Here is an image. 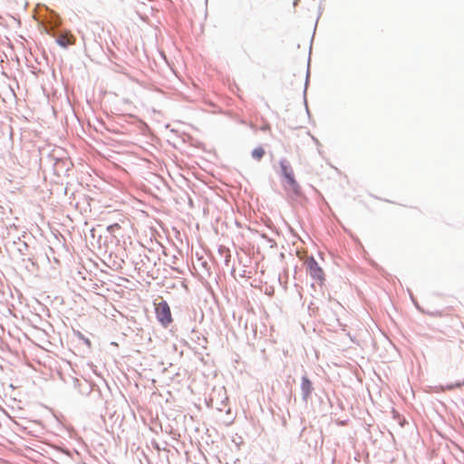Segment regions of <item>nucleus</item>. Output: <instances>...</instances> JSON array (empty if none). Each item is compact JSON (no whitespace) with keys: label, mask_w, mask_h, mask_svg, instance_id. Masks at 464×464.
<instances>
[{"label":"nucleus","mask_w":464,"mask_h":464,"mask_svg":"<svg viewBox=\"0 0 464 464\" xmlns=\"http://www.w3.org/2000/svg\"><path fill=\"white\" fill-rule=\"evenodd\" d=\"M44 23L45 32L50 35H54L59 30L61 18L58 14L46 8L44 14Z\"/></svg>","instance_id":"obj_1"},{"label":"nucleus","mask_w":464,"mask_h":464,"mask_svg":"<svg viewBox=\"0 0 464 464\" xmlns=\"http://www.w3.org/2000/svg\"><path fill=\"white\" fill-rule=\"evenodd\" d=\"M306 271L309 276L315 281L319 283L320 285H323L325 278L324 272L323 268L319 266L318 262L314 258V256H310L307 257L305 261Z\"/></svg>","instance_id":"obj_2"},{"label":"nucleus","mask_w":464,"mask_h":464,"mask_svg":"<svg viewBox=\"0 0 464 464\" xmlns=\"http://www.w3.org/2000/svg\"><path fill=\"white\" fill-rule=\"evenodd\" d=\"M156 317L163 327H168L172 323V315L169 304L161 300L155 308Z\"/></svg>","instance_id":"obj_3"},{"label":"nucleus","mask_w":464,"mask_h":464,"mask_svg":"<svg viewBox=\"0 0 464 464\" xmlns=\"http://www.w3.org/2000/svg\"><path fill=\"white\" fill-rule=\"evenodd\" d=\"M12 245L23 261H29L32 265H34V255L31 246L25 241H23L18 237L16 241H13Z\"/></svg>","instance_id":"obj_4"},{"label":"nucleus","mask_w":464,"mask_h":464,"mask_svg":"<svg viewBox=\"0 0 464 464\" xmlns=\"http://www.w3.org/2000/svg\"><path fill=\"white\" fill-rule=\"evenodd\" d=\"M72 386L77 389L78 392L82 396H90L93 389H95V383L84 378H72Z\"/></svg>","instance_id":"obj_5"},{"label":"nucleus","mask_w":464,"mask_h":464,"mask_svg":"<svg viewBox=\"0 0 464 464\" xmlns=\"http://www.w3.org/2000/svg\"><path fill=\"white\" fill-rule=\"evenodd\" d=\"M55 38V43L62 48L67 49L70 45L75 44V37L69 31L58 32L53 35Z\"/></svg>","instance_id":"obj_6"},{"label":"nucleus","mask_w":464,"mask_h":464,"mask_svg":"<svg viewBox=\"0 0 464 464\" xmlns=\"http://www.w3.org/2000/svg\"><path fill=\"white\" fill-rule=\"evenodd\" d=\"M300 389H301L302 401L304 403H307L308 401L311 399L312 392L314 391V384L306 374H304L301 378Z\"/></svg>","instance_id":"obj_7"},{"label":"nucleus","mask_w":464,"mask_h":464,"mask_svg":"<svg viewBox=\"0 0 464 464\" xmlns=\"http://www.w3.org/2000/svg\"><path fill=\"white\" fill-rule=\"evenodd\" d=\"M279 167H280V175L285 179L291 178L293 175H295L290 162L285 158H282L279 160Z\"/></svg>","instance_id":"obj_8"},{"label":"nucleus","mask_w":464,"mask_h":464,"mask_svg":"<svg viewBox=\"0 0 464 464\" xmlns=\"http://www.w3.org/2000/svg\"><path fill=\"white\" fill-rule=\"evenodd\" d=\"M286 184L290 187L293 193L296 196H300L302 194V188L298 182L296 181L295 175L291 178L285 179Z\"/></svg>","instance_id":"obj_9"},{"label":"nucleus","mask_w":464,"mask_h":464,"mask_svg":"<svg viewBox=\"0 0 464 464\" xmlns=\"http://www.w3.org/2000/svg\"><path fill=\"white\" fill-rule=\"evenodd\" d=\"M265 154L266 151L262 146L255 148L251 152L252 158L257 161L261 160Z\"/></svg>","instance_id":"obj_10"},{"label":"nucleus","mask_w":464,"mask_h":464,"mask_svg":"<svg viewBox=\"0 0 464 464\" xmlns=\"http://www.w3.org/2000/svg\"><path fill=\"white\" fill-rule=\"evenodd\" d=\"M218 254L221 257H223L225 265L228 266L231 258L230 251L225 247L220 246L218 249Z\"/></svg>","instance_id":"obj_11"},{"label":"nucleus","mask_w":464,"mask_h":464,"mask_svg":"<svg viewBox=\"0 0 464 464\" xmlns=\"http://www.w3.org/2000/svg\"><path fill=\"white\" fill-rule=\"evenodd\" d=\"M310 63V59L308 60V63ZM309 77H310V68L308 67L307 68V71H306V77H305V84H304V104H305V108H306V111H308V106H307V101H306V90H307V85L309 83Z\"/></svg>","instance_id":"obj_12"},{"label":"nucleus","mask_w":464,"mask_h":464,"mask_svg":"<svg viewBox=\"0 0 464 464\" xmlns=\"http://www.w3.org/2000/svg\"><path fill=\"white\" fill-rule=\"evenodd\" d=\"M90 396H92L93 397V400L95 401H102V392H101V389L99 388V386L97 384H95V389H93V392L91 393Z\"/></svg>","instance_id":"obj_13"},{"label":"nucleus","mask_w":464,"mask_h":464,"mask_svg":"<svg viewBox=\"0 0 464 464\" xmlns=\"http://www.w3.org/2000/svg\"><path fill=\"white\" fill-rule=\"evenodd\" d=\"M75 336L78 337V339L82 340L88 348H91L92 343L89 338L85 337L84 334H82L80 331H74Z\"/></svg>","instance_id":"obj_14"},{"label":"nucleus","mask_w":464,"mask_h":464,"mask_svg":"<svg viewBox=\"0 0 464 464\" xmlns=\"http://www.w3.org/2000/svg\"><path fill=\"white\" fill-rule=\"evenodd\" d=\"M261 237L266 239V241H267L268 243H270V246L271 247H274L276 246V243L274 239H272L271 237H269L266 234H262Z\"/></svg>","instance_id":"obj_15"},{"label":"nucleus","mask_w":464,"mask_h":464,"mask_svg":"<svg viewBox=\"0 0 464 464\" xmlns=\"http://www.w3.org/2000/svg\"><path fill=\"white\" fill-rule=\"evenodd\" d=\"M62 164H64V162L63 161V160H60V159H56L55 160V162L53 164V167H54V171L55 172H58L59 171V167L60 165Z\"/></svg>","instance_id":"obj_16"},{"label":"nucleus","mask_w":464,"mask_h":464,"mask_svg":"<svg viewBox=\"0 0 464 464\" xmlns=\"http://www.w3.org/2000/svg\"><path fill=\"white\" fill-rule=\"evenodd\" d=\"M461 385H464V381H463V382H456V383H454V384H450V385H449V386H448V389H450H450H453V388H455V387H458V388H459V387H460Z\"/></svg>","instance_id":"obj_17"},{"label":"nucleus","mask_w":464,"mask_h":464,"mask_svg":"<svg viewBox=\"0 0 464 464\" xmlns=\"http://www.w3.org/2000/svg\"><path fill=\"white\" fill-rule=\"evenodd\" d=\"M119 227H120V226H119L117 223H115V224H113V225L109 226V227H107V229H108L110 232H113V231L115 230V228H119Z\"/></svg>","instance_id":"obj_18"},{"label":"nucleus","mask_w":464,"mask_h":464,"mask_svg":"<svg viewBox=\"0 0 464 464\" xmlns=\"http://www.w3.org/2000/svg\"><path fill=\"white\" fill-rule=\"evenodd\" d=\"M348 422V420H337V424L340 425V426H345Z\"/></svg>","instance_id":"obj_19"},{"label":"nucleus","mask_w":464,"mask_h":464,"mask_svg":"<svg viewBox=\"0 0 464 464\" xmlns=\"http://www.w3.org/2000/svg\"><path fill=\"white\" fill-rule=\"evenodd\" d=\"M411 298L412 302L414 303V304H415L416 308H417V309H419V310H420V308L419 304H417V302L414 300V298H413L412 295H411Z\"/></svg>","instance_id":"obj_20"},{"label":"nucleus","mask_w":464,"mask_h":464,"mask_svg":"<svg viewBox=\"0 0 464 464\" xmlns=\"http://www.w3.org/2000/svg\"><path fill=\"white\" fill-rule=\"evenodd\" d=\"M238 123H240V124H244V125H247V124H248V123H247L245 120H243V119L238 120Z\"/></svg>","instance_id":"obj_21"},{"label":"nucleus","mask_w":464,"mask_h":464,"mask_svg":"<svg viewBox=\"0 0 464 464\" xmlns=\"http://www.w3.org/2000/svg\"><path fill=\"white\" fill-rule=\"evenodd\" d=\"M269 128H270V127H269V125H268V124H266V125L263 126V127L261 128V130H262L263 131H266V130H269Z\"/></svg>","instance_id":"obj_22"},{"label":"nucleus","mask_w":464,"mask_h":464,"mask_svg":"<svg viewBox=\"0 0 464 464\" xmlns=\"http://www.w3.org/2000/svg\"><path fill=\"white\" fill-rule=\"evenodd\" d=\"M248 126L252 129V130H256V126L251 122L248 124Z\"/></svg>","instance_id":"obj_23"},{"label":"nucleus","mask_w":464,"mask_h":464,"mask_svg":"<svg viewBox=\"0 0 464 464\" xmlns=\"http://www.w3.org/2000/svg\"><path fill=\"white\" fill-rule=\"evenodd\" d=\"M227 400V398H226L225 400L221 401V403H220V406H223L226 404V401Z\"/></svg>","instance_id":"obj_24"},{"label":"nucleus","mask_w":464,"mask_h":464,"mask_svg":"<svg viewBox=\"0 0 464 464\" xmlns=\"http://www.w3.org/2000/svg\"><path fill=\"white\" fill-rule=\"evenodd\" d=\"M227 400V398H226L225 400L221 401V403H220V406H223L226 404V401Z\"/></svg>","instance_id":"obj_25"},{"label":"nucleus","mask_w":464,"mask_h":464,"mask_svg":"<svg viewBox=\"0 0 464 464\" xmlns=\"http://www.w3.org/2000/svg\"><path fill=\"white\" fill-rule=\"evenodd\" d=\"M94 233H95V229H94V228H92V229H91L92 237H94Z\"/></svg>","instance_id":"obj_26"},{"label":"nucleus","mask_w":464,"mask_h":464,"mask_svg":"<svg viewBox=\"0 0 464 464\" xmlns=\"http://www.w3.org/2000/svg\"><path fill=\"white\" fill-rule=\"evenodd\" d=\"M203 340H204V342H205L206 343H208L207 338L203 337Z\"/></svg>","instance_id":"obj_27"}]
</instances>
